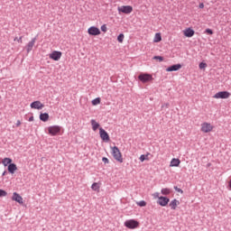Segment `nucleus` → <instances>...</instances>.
<instances>
[{
	"instance_id": "obj_1",
	"label": "nucleus",
	"mask_w": 231,
	"mask_h": 231,
	"mask_svg": "<svg viewBox=\"0 0 231 231\" xmlns=\"http://www.w3.org/2000/svg\"><path fill=\"white\" fill-rule=\"evenodd\" d=\"M112 155L116 160V162H119V163H124L122 152H120V149L117 148V146L112 147Z\"/></svg>"
},
{
	"instance_id": "obj_2",
	"label": "nucleus",
	"mask_w": 231,
	"mask_h": 231,
	"mask_svg": "<svg viewBox=\"0 0 231 231\" xmlns=\"http://www.w3.org/2000/svg\"><path fill=\"white\" fill-rule=\"evenodd\" d=\"M139 226H140V222L136 221L134 219L126 220L125 222V226H126V228H130L132 230L134 228H138Z\"/></svg>"
},
{
	"instance_id": "obj_3",
	"label": "nucleus",
	"mask_w": 231,
	"mask_h": 231,
	"mask_svg": "<svg viewBox=\"0 0 231 231\" xmlns=\"http://www.w3.org/2000/svg\"><path fill=\"white\" fill-rule=\"evenodd\" d=\"M138 79L143 82V84H146V82H151L152 80V75L147 73H141L138 76Z\"/></svg>"
},
{
	"instance_id": "obj_4",
	"label": "nucleus",
	"mask_w": 231,
	"mask_h": 231,
	"mask_svg": "<svg viewBox=\"0 0 231 231\" xmlns=\"http://www.w3.org/2000/svg\"><path fill=\"white\" fill-rule=\"evenodd\" d=\"M169 201H171L169 198L161 196L159 197L157 203L160 205V207H167L169 205Z\"/></svg>"
},
{
	"instance_id": "obj_5",
	"label": "nucleus",
	"mask_w": 231,
	"mask_h": 231,
	"mask_svg": "<svg viewBox=\"0 0 231 231\" xmlns=\"http://www.w3.org/2000/svg\"><path fill=\"white\" fill-rule=\"evenodd\" d=\"M48 131H49V134H51V136H55L56 134H59V133H60V126L59 125L50 126L48 128Z\"/></svg>"
},
{
	"instance_id": "obj_6",
	"label": "nucleus",
	"mask_w": 231,
	"mask_h": 231,
	"mask_svg": "<svg viewBox=\"0 0 231 231\" xmlns=\"http://www.w3.org/2000/svg\"><path fill=\"white\" fill-rule=\"evenodd\" d=\"M118 12L122 14H131L133 12V6L131 5H122L117 8Z\"/></svg>"
},
{
	"instance_id": "obj_7",
	"label": "nucleus",
	"mask_w": 231,
	"mask_h": 231,
	"mask_svg": "<svg viewBox=\"0 0 231 231\" xmlns=\"http://www.w3.org/2000/svg\"><path fill=\"white\" fill-rule=\"evenodd\" d=\"M99 136L103 142H109V134H107L104 128H99Z\"/></svg>"
},
{
	"instance_id": "obj_8",
	"label": "nucleus",
	"mask_w": 231,
	"mask_h": 231,
	"mask_svg": "<svg viewBox=\"0 0 231 231\" xmlns=\"http://www.w3.org/2000/svg\"><path fill=\"white\" fill-rule=\"evenodd\" d=\"M88 35H93V36L100 35V29H98V27L97 26H91L88 28Z\"/></svg>"
},
{
	"instance_id": "obj_9",
	"label": "nucleus",
	"mask_w": 231,
	"mask_h": 231,
	"mask_svg": "<svg viewBox=\"0 0 231 231\" xmlns=\"http://www.w3.org/2000/svg\"><path fill=\"white\" fill-rule=\"evenodd\" d=\"M230 97V93L228 91H220L215 94L214 98H228Z\"/></svg>"
},
{
	"instance_id": "obj_10",
	"label": "nucleus",
	"mask_w": 231,
	"mask_h": 231,
	"mask_svg": "<svg viewBox=\"0 0 231 231\" xmlns=\"http://www.w3.org/2000/svg\"><path fill=\"white\" fill-rule=\"evenodd\" d=\"M212 129H214V126H212V125H210L209 123H203L201 125L202 133H210Z\"/></svg>"
},
{
	"instance_id": "obj_11",
	"label": "nucleus",
	"mask_w": 231,
	"mask_h": 231,
	"mask_svg": "<svg viewBox=\"0 0 231 231\" xmlns=\"http://www.w3.org/2000/svg\"><path fill=\"white\" fill-rule=\"evenodd\" d=\"M60 57H62V52L59 51H54L50 54V59L52 60H60Z\"/></svg>"
},
{
	"instance_id": "obj_12",
	"label": "nucleus",
	"mask_w": 231,
	"mask_h": 231,
	"mask_svg": "<svg viewBox=\"0 0 231 231\" xmlns=\"http://www.w3.org/2000/svg\"><path fill=\"white\" fill-rule=\"evenodd\" d=\"M30 106L32 109H42L44 107V104L41 103V101H34Z\"/></svg>"
},
{
	"instance_id": "obj_13",
	"label": "nucleus",
	"mask_w": 231,
	"mask_h": 231,
	"mask_svg": "<svg viewBox=\"0 0 231 231\" xmlns=\"http://www.w3.org/2000/svg\"><path fill=\"white\" fill-rule=\"evenodd\" d=\"M12 199H13V201H16V203L23 205V197H21V195H19V193L14 192Z\"/></svg>"
},
{
	"instance_id": "obj_14",
	"label": "nucleus",
	"mask_w": 231,
	"mask_h": 231,
	"mask_svg": "<svg viewBox=\"0 0 231 231\" xmlns=\"http://www.w3.org/2000/svg\"><path fill=\"white\" fill-rule=\"evenodd\" d=\"M179 69H181V64H174L166 69V71L171 72V71H179Z\"/></svg>"
},
{
	"instance_id": "obj_15",
	"label": "nucleus",
	"mask_w": 231,
	"mask_h": 231,
	"mask_svg": "<svg viewBox=\"0 0 231 231\" xmlns=\"http://www.w3.org/2000/svg\"><path fill=\"white\" fill-rule=\"evenodd\" d=\"M7 171L10 174H15V171H17V164L11 162L10 165L7 166Z\"/></svg>"
},
{
	"instance_id": "obj_16",
	"label": "nucleus",
	"mask_w": 231,
	"mask_h": 231,
	"mask_svg": "<svg viewBox=\"0 0 231 231\" xmlns=\"http://www.w3.org/2000/svg\"><path fill=\"white\" fill-rule=\"evenodd\" d=\"M194 33H196V32L192 28H188L184 31L185 37H194Z\"/></svg>"
},
{
	"instance_id": "obj_17",
	"label": "nucleus",
	"mask_w": 231,
	"mask_h": 231,
	"mask_svg": "<svg viewBox=\"0 0 231 231\" xmlns=\"http://www.w3.org/2000/svg\"><path fill=\"white\" fill-rule=\"evenodd\" d=\"M35 41H37V38H32L31 42L27 44V53H30L32 50H33V46L35 45Z\"/></svg>"
},
{
	"instance_id": "obj_18",
	"label": "nucleus",
	"mask_w": 231,
	"mask_h": 231,
	"mask_svg": "<svg viewBox=\"0 0 231 231\" xmlns=\"http://www.w3.org/2000/svg\"><path fill=\"white\" fill-rule=\"evenodd\" d=\"M40 120L42 122H48V120H50V115L48 113H41Z\"/></svg>"
},
{
	"instance_id": "obj_19",
	"label": "nucleus",
	"mask_w": 231,
	"mask_h": 231,
	"mask_svg": "<svg viewBox=\"0 0 231 231\" xmlns=\"http://www.w3.org/2000/svg\"><path fill=\"white\" fill-rule=\"evenodd\" d=\"M180 205V200L174 199L173 200L171 201L170 207L171 210H176V208Z\"/></svg>"
},
{
	"instance_id": "obj_20",
	"label": "nucleus",
	"mask_w": 231,
	"mask_h": 231,
	"mask_svg": "<svg viewBox=\"0 0 231 231\" xmlns=\"http://www.w3.org/2000/svg\"><path fill=\"white\" fill-rule=\"evenodd\" d=\"M181 161L180 159L173 158L171 162L170 167H180Z\"/></svg>"
},
{
	"instance_id": "obj_21",
	"label": "nucleus",
	"mask_w": 231,
	"mask_h": 231,
	"mask_svg": "<svg viewBox=\"0 0 231 231\" xmlns=\"http://www.w3.org/2000/svg\"><path fill=\"white\" fill-rule=\"evenodd\" d=\"M90 123H91L93 131H97V129H98V127H100V124L97 123V121L95 119H92L90 121Z\"/></svg>"
},
{
	"instance_id": "obj_22",
	"label": "nucleus",
	"mask_w": 231,
	"mask_h": 231,
	"mask_svg": "<svg viewBox=\"0 0 231 231\" xmlns=\"http://www.w3.org/2000/svg\"><path fill=\"white\" fill-rule=\"evenodd\" d=\"M12 162L13 161L11 158L5 157L3 159L2 163L5 167H8V165H10V163H12Z\"/></svg>"
},
{
	"instance_id": "obj_23",
	"label": "nucleus",
	"mask_w": 231,
	"mask_h": 231,
	"mask_svg": "<svg viewBox=\"0 0 231 231\" xmlns=\"http://www.w3.org/2000/svg\"><path fill=\"white\" fill-rule=\"evenodd\" d=\"M154 42H161L162 41V34L160 32L155 33Z\"/></svg>"
},
{
	"instance_id": "obj_24",
	"label": "nucleus",
	"mask_w": 231,
	"mask_h": 231,
	"mask_svg": "<svg viewBox=\"0 0 231 231\" xmlns=\"http://www.w3.org/2000/svg\"><path fill=\"white\" fill-rule=\"evenodd\" d=\"M161 192L163 196H169V194H171V189L164 188L161 190Z\"/></svg>"
},
{
	"instance_id": "obj_25",
	"label": "nucleus",
	"mask_w": 231,
	"mask_h": 231,
	"mask_svg": "<svg viewBox=\"0 0 231 231\" xmlns=\"http://www.w3.org/2000/svg\"><path fill=\"white\" fill-rule=\"evenodd\" d=\"M140 162H145V160H149V153L147 154H142L139 158Z\"/></svg>"
},
{
	"instance_id": "obj_26",
	"label": "nucleus",
	"mask_w": 231,
	"mask_h": 231,
	"mask_svg": "<svg viewBox=\"0 0 231 231\" xmlns=\"http://www.w3.org/2000/svg\"><path fill=\"white\" fill-rule=\"evenodd\" d=\"M100 104V97H96L92 100V106H98Z\"/></svg>"
},
{
	"instance_id": "obj_27",
	"label": "nucleus",
	"mask_w": 231,
	"mask_h": 231,
	"mask_svg": "<svg viewBox=\"0 0 231 231\" xmlns=\"http://www.w3.org/2000/svg\"><path fill=\"white\" fill-rule=\"evenodd\" d=\"M91 189H92V190H98L99 189H100V187L98 186V183H97V182H94L93 184H92V186H91Z\"/></svg>"
},
{
	"instance_id": "obj_28",
	"label": "nucleus",
	"mask_w": 231,
	"mask_h": 231,
	"mask_svg": "<svg viewBox=\"0 0 231 231\" xmlns=\"http://www.w3.org/2000/svg\"><path fill=\"white\" fill-rule=\"evenodd\" d=\"M6 196H8V192L5 189H0V198H5Z\"/></svg>"
},
{
	"instance_id": "obj_29",
	"label": "nucleus",
	"mask_w": 231,
	"mask_h": 231,
	"mask_svg": "<svg viewBox=\"0 0 231 231\" xmlns=\"http://www.w3.org/2000/svg\"><path fill=\"white\" fill-rule=\"evenodd\" d=\"M153 60H159V62H163V57L162 56H154Z\"/></svg>"
},
{
	"instance_id": "obj_30",
	"label": "nucleus",
	"mask_w": 231,
	"mask_h": 231,
	"mask_svg": "<svg viewBox=\"0 0 231 231\" xmlns=\"http://www.w3.org/2000/svg\"><path fill=\"white\" fill-rule=\"evenodd\" d=\"M124 33H120L118 36H117V41L118 42H124Z\"/></svg>"
},
{
	"instance_id": "obj_31",
	"label": "nucleus",
	"mask_w": 231,
	"mask_h": 231,
	"mask_svg": "<svg viewBox=\"0 0 231 231\" xmlns=\"http://www.w3.org/2000/svg\"><path fill=\"white\" fill-rule=\"evenodd\" d=\"M137 205L139 207H146L147 202H145V200H141V201L137 202Z\"/></svg>"
},
{
	"instance_id": "obj_32",
	"label": "nucleus",
	"mask_w": 231,
	"mask_h": 231,
	"mask_svg": "<svg viewBox=\"0 0 231 231\" xmlns=\"http://www.w3.org/2000/svg\"><path fill=\"white\" fill-rule=\"evenodd\" d=\"M199 69H205L207 68V63L205 62H200L199 65Z\"/></svg>"
},
{
	"instance_id": "obj_33",
	"label": "nucleus",
	"mask_w": 231,
	"mask_h": 231,
	"mask_svg": "<svg viewBox=\"0 0 231 231\" xmlns=\"http://www.w3.org/2000/svg\"><path fill=\"white\" fill-rule=\"evenodd\" d=\"M205 33H208V35H214V31L212 29H206Z\"/></svg>"
},
{
	"instance_id": "obj_34",
	"label": "nucleus",
	"mask_w": 231,
	"mask_h": 231,
	"mask_svg": "<svg viewBox=\"0 0 231 231\" xmlns=\"http://www.w3.org/2000/svg\"><path fill=\"white\" fill-rule=\"evenodd\" d=\"M174 190H176V192H180V194H183V189L178 188V186H174Z\"/></svg>"
},
{
	"instance_id": "obj_35",
	"label": "nucleus",
	"mask_w": 231,
	"mask_h": 231,
	"mask_svg": "<svg viewBox=\"0 0 231 231\" xmlns=\"http://www.w3.org/2000/svg\"><path fill=\"white\" fill-rule=\"evenodd\" d=\"M101 31L104 32H107V26L106 24H103L101 26Z\"/></svg>"
},
{
	"instance_id": "obj_36",
	"label": "nucleus",
	"mask_w": 231,
	"mask_h": 231,
	"mask_svg": "<svg viewBox=\"0 0 231 231\" xmlns=\"http://www.w3.org/2000/svg\"><path fill=\"white\" fill-rule=\"evenodd\" d=\"M14 41H17V42L22 43L23 42V36H21L20 38L15 37Z\"/></svg>"
},
{
	"instance_id": "obj_37",
	"label": "nucleus",
	"mask_w": 231,
	"mask_h": 231,
	"mask_svg": "<svg viewBox=\"0 0 231 231\" xmlns=\"http://www.w3.org/2000/svg\"><path fill=\"white\" fill-rule=\"evenodd\" d=\"M102 162H103L104 163H109V159H107L106 157H103V158H102Z\"/></svg>"
},
{
	"instance_id": "obj_38",
	"label": "nucleus",
	"mask_w": 231,
	"mask_h": 231,
	"mask_svg": "<svg viewBox=\"0 0 231 231\" xmlns=\"http://www.w3.org/2000/svg\"><path fill=\"white\" fill-rule=\"evenodd\" d=\"M152 196H153L154 199H156V198L159 199L160 198V193L159 192H155V193H153Z\"/></svg>"
},
{
	"instance_id": "obj_39",
	"label": "nucleus",
	"mask_w": 231,
	"mask_h": 231,
	"mask_svg": "<svg viewBox=\"0 0 231 231\" xmlns=\"http://www.w3.org/2000/svg\"><path fill=\"white\" fill-rule=\"evenodd\" d=\"M199 8H205V4L203 3H200L199 5Z\"/></svg>"
},
{
	"instance_id": "obj_40",
	"label": "nucleus",
	"mask_w": 231,
	"mask_h": 231,
	"mask_svg": "<svg viewBox=\"0 0 231 231\" xmlns=\"http://www.w3.org/2000/svg\"><path fill=\"white\" fill-rule=\"evenodd\" d=\"M163 107H169V103H166V104L162 105V108L163 109Z\"/></svg>"
},
{
	"instance_id": "obj_41",
	"label": "nucleus",
	"mask_w": 231,
	"mask_h": 231,
	"mask_svg": "<svg viewBox=\"0 0 231 231\" xmlns=\"http://www.w3.org/2000/svg\"><path fill=\"white\" fill-rule=\"evenodd\" d=\"M19 125H21V120H17L16 122V127H19Z\"/></svg>"
},
{
	"instance_id": "obj_42",
	"label": "nucleus",
	"mask_w": 231,
	"mask_h": 231,
	"mask_svg": "<svg viewBox=\"0 0 231 231\" xmlns=\"http://www.w3.org/2000/svg\"><path fill=\"white\" fill-rule=\"evenodd\" d=\"M29 122H33V116L29 118Z\"/></svg>"
},
{
	"instance_id": "obj_43",
	"label": "nucleus",
	"mask_w": 231,
	"mask_h": 231,
	"mask_svg": "<svg viewBox=\"0 0 231 231\" xmlns=\"http://www.w3.org/2000/svg\"><path fill=\"white\" fill-rule=\"evenodd\" d=\"M2 176H6V171L2 173Z\"/></svg>"
}]
</instances>
